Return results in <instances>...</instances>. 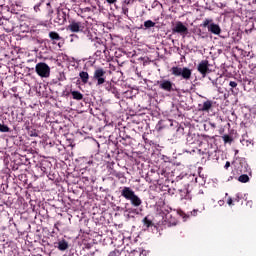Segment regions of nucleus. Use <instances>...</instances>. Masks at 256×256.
<instances>
[{
	"instance_id": "f257e3e1",
	"label": "nucleus",
	"mask_w": 256,
	"mask_h": 256,
	"mask_svg": "<svg viewBox=\"0 0 256 256\" xmlns=\"http://www.w3.org/2000/svg\"><path fill=\"white\" fill-rule=\"evenodd\" d=\"M121 195L124 197V199H126V201H130L133 207H140L141 203H143L141 198L135 194V191H133L131 187H123L121 190Z\"/></svg>"
},
{
	"instance_id": "f03ea898",
	"label": "nucleus",
	"mask_w": 256,
	"mask_h": 256,
	"mask_svg": "<svg viewBox=\"0 0 256 256\" xmlns=\"http://www.w3.org/2000/svg\"><path fill=\"white\" fill-rule=\"evenodd\" d=\"M171 73L174 75V77H182V79H185V81H189L191 79L192 71L191 69L187 67H179L174 66L171 68Z\"/></svg>"
},
{
	"instance_id": "7ed1b4c3",
	"label": "nucleus",
	"mask_w": 256,
	"mask_h": 256,
	"mask_svg": "<svg viewBox=\"0 0 256 256\" xmlns=\"http://www.w3.org/2000/svg\"><path fill=\"white\" fill-rule=\"evenodd\" d=\"M35 69L39 77L47 78L51 75V68L45 62H39L36 64Z\"/></svg>"
},
{
	"instance_id": "20e7f679",
	"label": "nucleus",
	"mask_w": 256,
	"mask_h": 256,
	"mask_svg": "<svg viewBox=\"0 0 256 256\" xmlns=\"http://www.w3.org/2000/svg\"><path fill=\"white\" fill-rule=\"evenodd\" d=\"M67 31H71V33H83L85 31V23L72 20L67 27Z\"/></svg>"
},
{
	"instance_id": "39448f33",
	"label": "nucleus",
	"mask_w": 256,
	"mask_h": 256,
	"mask_svg": "<svg viewBox=\"0 0 256 256\" xmlns=\"http://www.w3.org/2000/svg\"><path fill=\"white\" fill-rule=\"evenodd\" d=\"M157 85L159 89H162V91H167L168 93H171V91H175L173 87H175V83H173L171 80L162 79L158 80Z\"/></svg>"
},
{
	"instance_id": "423d86ee",
	"label": "nucleus",
	"mask_w": 256,
	"mask_h": 256,
	"mask_svg": "<svg viewBox=\"0 0 256 256\" xmlns=\"http://www.w3.org/2000/svg\"><path fill=\"white\" fill-rule=\"evenodd\" d=\"M107 72L103 68H97L94 71L93 80L97 81L96 85L101 86L105 83V74Z\"/></svg>"
},
{
	"instance_id": "0eeeda50",
	"label": "nucleus",
	"mask_w": 256,
	"mask_h": 256,
	"mask_svg": "<svg viewBox=\"0 0 256 256\" xmlns=\"http://www.w3.org/2000/svg\"><path fill=\"white\" fill-rule=\"evenodd\" d=\"M197 71L202 75V77H207L208 73H211L209 69V60H202L197 66Z\"/></svg>"
},
{
	"instance_id": "6e6552de",
	"label": "nucleus",
	"mask_w": 256,
	"mask_h": 256,
	"mask_svg": "<svg viewBox=\"0 0 256 256\" xmlns=\"http://www.w3.org/2000/svg\"><path fill=\"white\" fill-rule=\"evenodd\" d=\"M205 211V206H202L201 209H194L193 211L189 213L180 212L179 215L184 219V221H187L190 217H197L199 213H203Z\"/></svg>"
},
{
	"instance_id": "1a4fd4ad",
	"label": "nucleus",
	"mask_w": 256,
	"mask_h": 256,
	"mask_svg": "<svg viewBox=\"0 0 256 256\" xmlns=\"http://www.w3.org/2000/svg\"><path fill=\"white\" fill-rule=\"evenodd\" d=\"M187 31V26H185L181 21L177 22L176 25L172 28V33H180L181 35H186Z\"/></svg>"
},
{
	"instance_id": "9d476101",
	"label": "nucleus",
	"mask_w": 256,
	"mask_h": 256,
	"mask_svg": "<svg viewBox=\"0 0 256 256\" xmlns=\"http://www.w3.org/2000/svg\"><path fill=\"white\" fill-rule=\"evenodd\" d=\"M66 21H67V14L63 12V10H58L55 23H58V25H65Z\"/></svg>"
},
{
	"instance_id": "9b49d317",
	"label": "nucleus",
	"mask_w": 256,
	"mask_h": 256,
	"mask_svg": "<svg viewBox=\"0 0 256 256\" xmlns=\"http://www.w3.org/2000/svg\"><path fill=\"white\" fill-rule=\"evenodd\" d=\"M208 31L210 33H213V35H221V27L219 26V24L211 23L208 26Z\"/></svg>"
},
{
	"instance_id": "f8f14e48",
	"label": "nucleus",
	"mask_w": 256,
	"mask_h": 256,
	"mask_svg": "<svg viewBox=\"0 0 256 256\" xmlns=\"http://www.w3.org/2000/svg\"><path fill=\"white\" fill-rule=\"evenodd\" d=\"M200 107V111H206L208 113V111L213 107V102L211 100H207L203 103V105H199Z\"/></svg>"
},
{
	"instance_id": "ddd939ff",
	"label": "nucleus",
	"mask_w": 256,
	"mask_h": 256,
	"mask_svg": "<svg viewBox=\"0 0 256 256\" xmlns=\"http://www.w3.org/2000/svg\"><path fill=\"white\" fill-rule=\"evenodd\" d=\"M58 249H59V251H67V249H69V243L67 242V240L59 241Z\"/></svg>"
},
{
	"instance_id": "4468645a",
	"label": "nucleus",
	"mask_w": 256,
	"mask_h": 256,
	"mask_svg": "<svg viewBox=\"0 0 256 256\" xmlns=\"http://www.w3.org/2000/svg\"><path fill=\"white\" fill-rule=\"evenodd\" d=\"M79 77H80L82 83H84V84L89 83V73L82 71L79 73Z\"/></svg>"
},
{
	"instance_id": "2eb2a0df",
	"label": "nucleus",
	"mask_w": 256,
	"mask_h": 256,
	"mask_svg": "<svg viewBox=\"0 0 256 256\" xmlns=\"http://www.w3.org/2000/svg\"><path fill=\"white\" fill-rule=\"evenodd\" d=\"M49 37L52 41H61V36H59V33L55 32V31H51L49 33Z\"/></svg>"
},
{
	"instance_id": "dca6fc26",
	"label": "nucleus",
	"mask_w": 256,
	"mask_h": 256,
	"mask_svg": "<svg viewBox=\"0 0 256 256\" xmlns=\"http://www.w3.org/2000/svg\"><path fill=\"white\" fill-rule=\"evenodd\" d=\"M71 95L76 101H81V99H83V94H81L79 91H72Z\"/></svg>"
},
{
	"instance_id": "f3484780",
	"label": "nucleus",
	"mask_w": 256,
	"mask_h": 256,
	"mask_svg": "<svg viewBox=\"0 0 256 256\" xmlns=\"http://www.w3.org/2000/svg\"><path fill=\"white\" fill-rule=\"evenodd\" d=\"M240 183H249V176L247 174H242L238 177Z\"/></svg>"
},
{
	"instance_id": "a211bd4d",
	"label": "nucleus",
	"mask_w": 256,
	"mask_h": 256,
	"mask_svg": "<svg viewBox=\"0 0 256 256\" xmlns=\"http://www.w3.org/2000/svg\"><path fill=\"white\" fill-rule=\"evenodd\" d=\"M144 27L146 29H151V27H155V22H153L151 20H147L144 22Z\"/></svg>"
},
{
	"instance_id": "6ab92c4d",
	"label": "nucleus",
	"mask_w": 256,
	"mask_h": 256,
	"mask_svg": "<svg viewBox=\"0 0 256 256\" xmlns=\"http://www.w3.org/2000/svg\"><path fill=\"white\" fill-rule=\"evenodd\" d=\"M10 128L5 124H0V133H9Z\"/></svg>"
},
{
	"instance_id": "aec40b11",
	"label": "nucleus",
	"mask_w": 256,
	"mask_h": 256,
	"mask_svg": "<svg viewBox=\"0 0 256 256\" xmlns=\"http://www.w3.org/2000/svg\"><path fill=\"white\" fill-rule=\"evenodd\" d=\"M143 223H144V226L147 228H149V227H151V225H153V222L151 220L147 219V217H145L143 219Z\"/></svg>"
},
{
	"instance_id": "412c9836",
	"label": "nucleus",
	"mask_w": 256,
	"mask_h": 256,
	"mask_svg": "<svg viewBox=\"0 0 256 256\" xmlns=\"http://www.w3.org/2000/svg\"><path fill=\"white\" fill-rule=\"evenodd\" d=\"M222 139H223L224 143H231V141H233V139L229 135L222 136Z\"/></svg>"
},
{
	"instance_id": "4be33fe9",
	"label": "nucleus",
	"mask_w": 256,
	"mask_h": 256,
	"mask_svg": "<svg viewBox=\"0 0 256 256\" xmlns=\"http://www.w3.org/2000/svg\"><path fill=\"white\" fill-rule=\"evenodd\" d=\"M211 21L212 20L205 19L204 22L201 24V27H207L209 29V26L211 25L209 23H211Z\"/></svg>"
},
{
	"instance_id": "5701e85b",
	"label": "nucleus",
	"mask_w": 256,
	"mask_h": 256,
	"mask_svg": "<svg viewBox=\"0 0 256 256\" xmlns=\"http://www.w3.org/2000/svg\"><path fill=\"white\" fill-rule=\"evenodd\" d=\"M39 7H41V2H37V4L34 6L35 13H39V11H41Z\"/></svg>"
},
{
	"instance_id": "b1692460",
	"label": "nucleus",
	"mask_w": 256,
	"mask_h": 256,
	"mask_svg": "<svg viewBox=\"0 0 256 256\" xmlns=\"http://www.w3.org/2000/svg\"><path fill=\"white\" fill-rule=\"evenodd\" d=\"M119 255H121L119 250H114V251L110 252V254L108 256H119Z\"/></svg>"
},
{
	"instance_id": "393cba45",
	"label": "nucleus",
	"mask_w": 256,
	"mask_h": 256,
	"mask_svg": "<svg viewBox=\"0 0 256 256\" xmlns=\"http://www.w3.org/2000/svg\"><path fill=\"white\" fill-rule=\"evenodd\" d=\"M47 7H48V13L49 15H53V8H51V3H47Z\"/></svg>"
},
{
	"instance_id": "a878e982",
	"label": "nucleus",
	"mask_w": 256,
	"mask_h": 256,
	"mask_svg": "<svg viewBox=\"0 0 256 256\" xmlns=\"http://www.w3.org/2000/svg\"><path fill=\"white\" fill-rule=\"evenodd\" d=\"M234 201H236L237 203H239L241 201V194L237 193L235 198H234Z\"/></svg>"
},
{
	"instance_id": "bb28decb",
	"label": "nucleus",
	"mask_w": 256,
	"mask_h": 256,
	"mask_svg": "<svg viewBox=\"0 0 256 256\" xmlns=\"http://www.w3.org/2000/svg\"><path fill=\"white\" fill-rule=\"evenodd\" d=\"M229 85H230V87H232L233 89H235V87H237V82H235V81H230V82H229Z\"/></svg>"
},
{
	"instance_id": "cd10ccee",
	"label": "nucleus",
	"mask_w": 256,
	"mask_h": 256,
	"mask_svg": "<svg viewBox=\"0 0 256 256\" xmlns=\"http://www.w3.org/2000/svg\"><path fill=\"white\" fill-rule=\"evenodd\" d=\"M122 13H123L124 15H127V13H129V8H127V7H122Z\"/></svg>"
},
{
	"instance_id": "c85d7f7f",
	"label": "nucleus",
	"mask_w": 256,
	"mask_h": 256,
	"mask_svg": "<svg viewBox=\"0 0 256 256\" xmlns=\"http://www.w3.org/2000/svg\"><path fill=\"white\" fill-rule=\"evenodd\" d=\"M231 167V162L230 161H227L224 168L225 169H229Z\"/></svg>"
},
{
	"instance_id": "c756f323",
	"label": "nucleus",
	"mask_w": 256,
	"mask_h": 256,
	"mask_svg": "<svg viewBox=\"0 0 256 256\" xmlns=\"http://www.w3.org/2000/svg\"><path fill=\"white\" fill-rule=\"evenodd\" d=\"M246 205H247V207H253V201H247V203H246Z\"/></svg>"
},
{
	"instance_id": "7c9ffc66",
	"label": "nucleus",
	"mask_w": 256,
	"mask_h": 256,
	"mask_svg": "<svg viewBox=\"0 0 256 256\" xmlns=\"http://www.w3.org/2000/svg\"><path fill=\"white\" fill-rule=\"evenodd\" d=\"M107 3H109L110 5H113V3H117V0H106Z\"/></svg>"
},
{
	"instance_id": "2f4dec72",
	"label": "nucleus",
	"mask_w": 256,
	"mask_h": 256,
	"mask_svg": "<svg viewBox=\"0 0 256 256\" xmlns=\"http://www.w3.org/2000/svg\"><path fill=\"white\" fill-rule=\"evenodd\" d=\"M227 203H228V205H233V198H228Z\"/></svg>"
},
{
	"instance_id": "473e14b6",
	"label": "nucleus",
	"mask_w": 256,
	"mask_h": 256,
	"mask_svg": "<svg viewBox=\"0 0 256 256\" xmlns=\"http://www.w3.org/2000/svg\"><path fill=\"white\" fill-rule=\"evenodd\" d=\"M37 1H38V3H40V4L43 3V0H37Z\"/></svg>"
},
{
	"instance_id": "72a5a7b5",
	"label": "nucleus",
	"mask_w": 256,
	"mask_h": 256,
	"mask_svg": "<svg viewBox=\"0 0 256 256\" xmlns=\"http://www.w3.org/2000/svg\"><path fill=\"white\" fill-rule=\"evenodd\" d=\"M70 37H77V35H75V34H72V35H70Z\"/></svg>"
},
{
	"instance_id": "f704fd0d",
	"label": "nucleus",
	"mask_w": 256,
	"mask_h": 256,
	"mask_svg": "<svg viewBox=\"0 0 256 256\" xmlns=\"http://www.w3.org/2000/svg\"><path fill=\"white\" fill-rule=\"evenodd\" d=\"M8 31H13V29H9Z\"/></svg>"
}]
</instances>
